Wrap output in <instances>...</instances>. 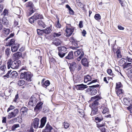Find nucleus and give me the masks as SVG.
<instances>
[{
  "mask_svg": "<svg viewBox=\"0 0 132 132\" xmlns=\"http://www.w3.org/2000/svg\"><path fill=\"white\" fill-rule=\"evenodd\" d=\"M102 98L99 95H97L95 96L92 97L91 100L93 101L91 105L92 111L90 114L91 116H93L99 113L97 106L99 104V101ZM91 105L90 104L89 106L91 107Z\"/></svg>",
  "mask_w": 132,
  "mask_h": 132,
  "instance_id": "obj_1",
  "label": "nucleus"
},
{
  "mask_svg": "<svg viewBox=\"0 0 132 132\" xmlns=\"http://www.w3.org/2000/svg\"><path fill=\"white\" fill-rule=\"evenodd\" d=\"M32 77V74L30 72L26 71L21 72L20 77L21 78L29 82L31 81V78Z\"/></svg>",
  "mask_w": 132,
  "mask_h": 132,
  "instance_id": "obj_2",
  "label": "nucleus"
},
{
  "mask_svg": "<svg viewBox=\"0 0 132 132\" xmlns=\"http://www.w3.org/2000/svg\"><path fill=\"white\" fill-rule=\"evenodd\" d=\"M58 55L61 58L63 57L67 53V48L65 46L58 47Z\"/></svg>",
  "mask_w": 132,
  "mask_h": 132,
  "instance_id": "obj_3",
  "label": "nucleus"
},
{
  "mask_svg": "<svg viewBox=\"0 0 132 132\" xmlns=\"http://www.w3.org/2000/svg\"><path fill=\"white\" fill-rule=\"evenodd\" d=\"M66 29L65 30L67 33L66 36L67 37L70 36L74 31L75 28L71 26L70 24H68L66 27Z\"/></svg>",
  "mask_w": 132,
  "mask_h": 132,
  "instance_id": "obj_4",
  "label": "nucleus"
},
{
  "mask_svg": "<svg viewBox=\"0 0 132 132\" xmlns=\"http://www.w3.org/2000/svg\"><path fill=\"white\" fill-rule=\"evenodd\" d=\"M74 54L76 56H79L77 58V60L78 61H79L83 57L84 53V52L81 49H79L77 51L75 52Z\"/></svg>",
  "mask_w": 132,
  "mask_h": 132,
  "instance_id": "obj_5",
  "label": "nucleus"
},
{
  "mask_svg": "<svg viewBox=\"0 0 132 132\" xmlns=\"http://www.w3.org/2000/svg\"><path fill=\"white\" fill-rule=\"evenodd\" d=\"M43 103L42 102H38L34 108V111L36 112L39 113L42 110Z\"/></svg>",
  "mask_w": 132,
  "mask_h": 132,
  "instance_id": "obj_6",
  "label": "nucleus"
},
{
  "mask_svg": "<svg viewBox=\"0 0 132 132\" xmlns=\"http://www.w3.org/2000/svg\"><path fill=\"white\" fill-rule=\"evenodd\" d=\"M2 22L3 24L5 26H7L9 24V21L5 17H3L2 18V20L0 19V30L2 29L3 25L2 24L1 22Z\"/></svg>",
  "mask_w": 132,
  "mask_h": 132,
  "instance_id": "obj_7",
  "label": "nucleus"
},
{
  "mask_svg": "<svg viewBox=\"0 0 132 132\" xmlns=\"http://www.w3.org/2000/svg\"><path fill=\"white\" fill-rule=\"evenodd\" d=\"M31 123V127H33L37 129L38 127L39 119L37 118L32 120Z\"/></svg>",
  "mask_w": 132,
  "mask_h": 132,
  "instance_id": "obj_8",
  "label": "nucleus"
},
{
  "mask_svg": "<svg viewBox=\"0 0 132 132\" xmlns=\"http://www.w3.org/2000/svg\"><path fill=\"white\" fill-rule=\"evenodd\" d=\"M37 102V99L34 96H32L29 99V101L28 104L29 105L34 106L36 105Z\"/></svg>",
  "mask_w": 132,
  "mask_h": 132,
  "instance_id": "obj_9",
  "label": "nucleus"
},
{
  "mask_svg": "<svg viewBox=\"0 0 132 132\" xmlns=\"http://www.w3.org/2000/svg\"><path fill=\"white\" fill-rule=\"evenodd\" d=\"M21 65V62L19 60H14L13 61L12 68L17 69Z\"/></svg>",
  "mask_w": 132,
  "mask_h": 132,
  "instance_id": "obj_10",
  "label": "nucleus"
},
{
  "mask_svg": "<svg viewBox=\"0 0 132 132\" xmlns=\"http://www.w3.org/2000/svg\"><path fill=\"white\" fill-rule=\"evenodd\" d=\"M99 108L100 109L101 111L104 114L108 112L109 111V109L104 104L99 106Z\"/></svg>",
  "mask_w": 132,
  "mask_h": 132,
  "instance_id": "obj_11",
  "label": "nucleus"
},
{
  "mask_svg": "<svg viewBox=\"0 0 132 132\" xmlns=\"http://www.w3.org/2000/svg\"><path fill=\"white\" fill-rule=\"evenodd\" d=\"M53 128L50 125V123L48 122L46 124L45 128L43 130L42 132H51Z\"/></svg>",
  "mask_w": 132,
  "mask_h": 132,
  "instance_id": "obj_12",
  "label": "nucleus"
},
{
  "mask_svg": "<svg viewBox=\"0 0 132 132\" xmlns=\"http://www.w3.org/2000/svg\"><path fill=\"white\" fill-rule=\"evenodd\" d=\"M86 91L88 92V93L92 95H95L97 92V90L95 88H89L87 89Z\"/></svg>",
  "mask_w": 132,
  "mask_h": 132,
  "instance_id": "obj_13",
  "label": "nucleus"
},
{
  "mask_svg": "<svg viewBox=\"0 0 132 132\" xmlns=\"http://www.w3.org/2000/svg\"><path fill=\"white\" fill-rule=\"evenodd\" d=\"M124 104L126 105L129 106L132 104L131 99L129 98H125L123 99Z\"/></svg>",
  "mask_w": 132,
  "mask_h": 132,
  "instance_id": "obj_14",
  "label": "nucleus"
},
{
  "mask_svg": "<svg viewBox=\"0 0 132 132\" xmlns=\"http://www.w3.org/2000/svg\"><path fill=\"white\" fill-rule=\"evenodd\" d=\"M45 79L44 78H43L42 81V85L43 87L47 88V87L50 84V82L48 80L45 81Z\"/></svg>",
  "mask_w": 132,
  "mask_h": 132,
  "instance_id": "obj_15",
  "label": "nucleus"
},
{
  "mask_svg": "<svg viewBox=\"0 0 132 132\" xmlns=\"http://www.w3.org/2000/svg\"><path fill=\"white\" fill-rule=\"evenodd\" d=\"M47 121V118L45 117H43L40 120V124L39 126V128H42L45 126Z\"/></svg>",
  "mask_w": 132,
  "mask_h": 132,
  "instance_id": "obj_16",
  "label": "nucleus"
},
{
  "mask_svg": "<svg viewBox=\"0 0 132 132\" xmlns=\"http://www.w3.org/2000/svg\"><path fill=\"white\" fill-rule=\"evenodd\" d=\"M75 87L78 90H82L87 87L86 85H84L83 84L76 85Z\"/></svg>",
  "mask_w": 132,
  "mask_h": 132,
  "instance_id": "obj_17",
  "label": "nucleus"
},
{
  "mask_svg": "<svg viewBox=\"0 0 132 132\" xmlns=\"http://www.w3.org/2000/svg\"><path fill=\"white\" fill-rule=\"evenodd\" d=\"M20 45L19 43H15L12 46L11 50L12 52H14L16 51L19 47Z\"/></svg>",
  "mask_w": 132,
  "mask_h": 132,
  "instance_id": "obj_18",
  "label": "nucleus"
},
{
  "mask_svg": "<svg viewBox=\"0 0 132 132\" xmlns=\"http://www.w3.org/2000/svg\"><path fill=\"white\" fill-rule=\"evenodd\" d=\"M77 66H78V64L74 62L71 64L69 67V68L71 71H73L75 70H77Z\"/></svg>",
  "mask_w": 132,
  "mask_h": 132,
  "instance_id": "obj_19",
  "label": "nucleus"
},
{
  "mask_svg": "<svg viewBox=\"0 0 132 132\" xmlns=\"http://www.w3.org/2000/svg\"><path fill=\"white\" fill-rule=\"evenodd\" d=\"M69 40L70 42L72 43L73 45H74L75 46H76L78 45L79 41L76 40L74 38L72 37H70Z\"/></svg>",
  "mask_w": 132,
  "mask_h": 132,
  "instance_id": "obj_20",
  "label": "nucleus"
},
{
  "mask_svg": "<svg viewBox=\"0 0 132 132\" xmlns=\"http://www.w3.org/2000/svg\"><path fill=\"white\" fill-rule=\"evenodd\" d=\"M22 53L20 52H18L13 54L12 55V57L14 59L19 58L22 56Z\"/></svg>",
  "mask_w": 132,
  "mask_h": 132,
  "instance_id": "obj_21",
  "label": "nucleus"
},
{
  "mask_svg": "<svg viewBox=\"0 0 132 132\" xmlns=\"http://www.w3.org/2000/svg\"><path fill=\"white\" fill-rule=\"evenodd\" d=\"M32 18H33L36 21V20L37 19H43V17L42 15L39 14L38 13H35L34 15L32 16Z\"/></svg>",
  "mask_w": 132,
  "mask_h": 132,
  "instance_id": "obj_22",
  "label": "nucleus"
},
{
  "mask_svg": "<svg viewBox=\"0 0 132 132\" xmlns=\"http://www.w3.org/2000/svg\"><path fill=\"white\" fill-rule=\"evenodd\" d=\"M73 52L72 51H71L69 52L68 55L65 57L66 59L68 60H71L73 59Z\"/></svg>",
  "mask_w": 132,
  "mask_h": 132,
  "instance_id": "obj_23",
  "label": "nucleus"
},
{
  "mask_svg": "<svg viewBox=\"0 0 132 132\" xmlns=\"http://www.w3.org/2000/svg\"><path fill=\"white\" fill-rule=\"evenodd\" d=\"M44 30V34H49L52 31V27L51 26L50 27L46 28Z\"/></svg>",
  "mask_w": 132,
  "mask_h": 132,
  "instance_id": "obj_24",
  "label": "nucleus"
},
{
  "mask_svg": "<svg viewBox=\"0 0 132 132\" xmlns=\"http://www.w3.org/2000/svg\"><path fill=\"white\" fill-rule=\"evenodd\" d=\"M81 62L84 66H88L89 62L86 58H83L81 60Z\"/></svg>",
  "mask_w": 132,
  "mask_h": 132,
  "instance_id": "obj_25",
  "label": "nucleus"
},
{
  "mask_svg": "<svg viewBox=\"0 0 132 132\" xmlns=\"http://www.w3.org/2000/svg\"><path fill=\"white\" fill-rule=\"evenodd\" d=\"M25 5L26 7H29L30 8L34 7V5L32 2L31 1H29L27 2Z\"/></svg>",
  "mask_w": 132,
  "mask_h": 132,
  "instance_id": "obj_26",
  "label": "nucleus"
},
{
  "mask_svg": "<svg viewBox=\"0 0 132 132\" xmlns=\"http://www.w3.org/2000/svg\"><path fill=\"white\" fill-rule=\"evenodd\" d=\"M38 23L40 27H43V28H45L46 26L45 23L41 20H38Z\"/></svg>",
  "mask_w": 132,
  "mask_h": 132,
  "instance_id": "obj_27",
  "label": "nucleus"
},
{
  "mask_svg": "<svg viewBox=\"0 0 132 132\" xmlns=\"http://www.w3.org/2000/svg\"><path fill=\"white\" fill-rule=\"evenodd\" d=\"M132 67V65H131V63H128L125 64L123 68L124 69H126L127 70H129Z\"/></svg>",
  "mask_w": 132,
  "mask_h": 132,
  "instance_id": "obj_28",
  "label": "nucleus"
},
{
  "mask_svg": "<svg viewBox=\"0 0 132 132\" xmlns=\"http://www.w3.org/2000/svg\"><path fill=\"white\" fill-rule=\"evenodd\" d=\"M6 69V66L5 65L3 64L0 66V72L4 74Z\"/></svg>",
  "mask_w": 132,
  "mask_h": 132,
  "instance_id": "obj_29",
  "label": "nucleus"
},
{
  "mask_svg": "<svg viewBox=\"0 0 132 132\" xmlns=\"http://www.w3.org/2000/svg\"><path fill=\"white\" fill-rule=\"evenodd\" d=\"M36 11V9L34 7L30 8L29 9V12L27 13V15L28 16L31 15L32 13H34Z\"/></svg>",
  "mask_w": 132,
  "mask_h": 132,
  "instance_id": "obj_30",
  "label": "nucleus"
},
{
  "mask_svg": "<svg viewBox=\"0 0 132 132\" xmlns=\"http://www.w3.org/2000/svg\"><path fill=\"white\" fill-rule=\"evenodd\" d=\"M53 44L55 45V46H57L60 45L61 44V40L58 39H55L54 40L53 42Z\"/></svg>",
  "mask_w": 132,
  "mask_h": 132,
  "instance_id": "obj_31",
  "label": "nucleus"
},
{
  "mask_svg": "<svg viewBox=\"0 0 132 132\" xmlns=\"http://www.w3.org/2000/svg\"><path fill=\"white\" fill-rule=\"evenodd\" d=\"M18 76V74L16 71H14L12 72L10 74V77L13 78H15L16 77Z\"/></svg>",
  "mask_w": 132,
  "mask_h": 132,
  "instance_id": "obj_32",
  "label": "nucleus"
},
{
  "mask_svg": "<svg viewBox=\"0 0 132 132\" xmlns=\"http://www.w3.org/2000/svg\"><path fill=\"white\" fill-rule=\"evenodd\" d=\"M13 61L11 59L7 61V68L8 69H10L11 67L12 68V65Z\"/></svg>",
  "mask_w": 132,
  "mask_h": 132,
  "instance_id": "obj_33",
  "label": "nucleus"
},
{
  "mask_svg": "<svg viewBox=\"0 0 132 132\" xmlns=\"http://www.w3.org/2000/svg\"><path fill=\"white\" fill-rule=\"evenodd\" d=\"M92 78L88 75L85 76L84 78V82L85 83H87L88 81L91 80Z\"/></svg>",
  "mask_w": 132,
  "mask_h": 132,
  "instance_id": "obj_34",
  "label": "nucleus"
},
{
  "mask_svg": "<svg viewBox=\"0 0 132 132\" xmlns=\"http://www.w3.org/2000/svg\"><path fill=\"white\" fill-rule=\"evenodd\" d=\"M22 17L21 16H18L17 17L16 19L15 20L14 22V24L13 26L14 27H16L18 25V18H19L20 19H21Z\"/></svg>",
  "mask_w": 132,
  "mask_h": 132,
  "instance_id": "obj_35",
  "label": "nucleus"
},
{
  "mask_svg": "<svg viewBox=\"0 0 132 132\" xmlns=\"http://www.w3.org/2000/svg\"><path fill=\"white\" fill-rule=\"evenodd\" d=\"M103 120V118L101 115H100L98 116L95 118V120L97 121V122H100Z\"/></svg>",
  "mask_w": 132,
  "mask_h": 132,
  "instance_id": "obj_36",
  "label": "nucleus"
},
{
  "mask_svg": "<svg viewBox=\"0 0 132 132\" xmlns=\"http://www.w3.org/2000/svg\"><path fill=\"white\" fill-rule=\"evenodd\" d=\"M5 55L6 56V57H8L10 55L11 53V50L10 48H7L5 50Z\"/></svg>",
  "mask_w": 132,
  "mask_h": 132,
  "instance_id": "obj_37",
  "label": "nucleus"
},
{
  "mask_svg": "<svg viewBox=\"0 0 132 132\" xmlns=\"http://www.w3.org/2000/svg\"><path fill=\"white\" fill-rule=\"evenodd\" d=\"M15 42V40L14 39H11L10 41L8 42L6 44L7 46H11V45H13V44H14V42Z\"/></svg>",
  "mask_w": 132,
  "mask_h": 132,
  "instance_id": "obj_38",
  "label": "nucleus"
},
{
  "mask_svg": "<svg viewBox=\"0 0 132 132\" xmlns=\"http://www.w3.org/2000/svg\"><path fill=\"white\" fill-rule=\"evenodd\" d=\"M37 32L38 34L39 35H44V29L40 30V29H37Z\"/></svg>",
  "mask_w": 132,
  "mask_h": 132,
  "instance_id": "obj_39",
  "label": "nucleus"
},
{
  "mask_svg": "<svg viewBox=\"0 0 132 132\" xmlns=\"http://www.w3.org/2000/svg\"><path fill=\"white\" fill-rule=\"evenodd\" d=\"M117 94L119 96L123 93V91L121 89H118L116 91Z\"/></svg>",
  "mask_w": 132,
  "mask_h": 132,
  "instance_id": "obj_40",
  "label": "nucleus"
},
{
  "mask_svg": "<svg viewBox=\"0 0 132 132\" xmlns=\"http://www.w3.org/2000/svg\"><path fill=\"white\" fill-rule=\"evenodd\" d=\"M28 108L25 107H23L21 109L20 113H27Z\"/></svg>",
  "mask_w": 132,
  "mask_h": 132,
  "instance_id": "obj_41",
  "label": "nucleus"
},
{
  "mask_svg": "<svg viewBox=\"0 0 132 132\" xmlns=\"http://www.w3.org/2000/svg\"><path fill=\"white\" fill-rule=\"evenodd\" d=\"M62 34L61 32H59L58 33L54 32L53 34V35L54 37H58L61 36Z\"/></svg>",
  "mask_w": 132,
  "mask_h": 132,
  "instance_id": "obj_42",
  "label": "nucleus"
},
{
  "mask_svg": "<svg viewBox=\"0 0 132 132\" xmlns=\"http://www.w3.org/2000/svg\"><path fill=\"white\" fill-rule=\"evenodd\" d=\"M15 116L12 112L9 113L7 116V117L8 119H10L12 118L15 117Z\"/></svg>",
  "mask_w": 132,
  "mask_h": 132,
  "instance_id": "obj_43",
  "label": "nucleus"
},
{
  "mask_svg": "<svg viewBox=\"0 0 132 132\" xmlns=\"http://www.w3.org/2000/svg\"><path fill=\"white\" fill-rule=\"evenodd\" d=\"M21 115V120L23 119H24L25 118L27 117V113H20Z\"/></svg>",
  "mask_w": 132,
  "mask_h": 132,
  "instance_id": "obj_44",
  "label": "nucleus"
},
{
  "mask_svg": "<svg viewBox=\"0 0 132 132\" xmlns=\"http://www.w3.org/2000/svg\"><path fill=\"white\" fill-rule=\"evenodd\" d=\"M122 87V85L121 83L120 82H119L116 83V89L117 90L119 88H121Z\"/></svg>",
  "mask_w": 132,
  "mask_h": 132,
  "instance_id": "obj_45",
  "label": "nucleus"
},
{
  "mask_svg": "<svg viewBox=\"0 0 132 132\" xmlns=\"http://www.w3.org/2000/svg\"><path fill=\"white\" fill-rule=\"evenodd\" d=\"M95 19L97 20H99L101 19V16L99 14H95L94 16Z\"/></svg>",
  "mask_w": 132,
  "mask_h": 132,
  "instance_id": "obj_46",
  "label": "nucleus"
},
{
  "mask_svg": "<svg viewBox=\"0 0 132 132\" xmlns=\"http://www.w3.org/2000/svg\"><path fill=\"white\" fill-rule=\"evenodd\" d=\"M25 82V81L23 80H21L18 81V84L19 86H22L23 85Z\"/></svg>",
  "mask_w": 132,
  "mask_h": 132,
  "instance_id": "obj_47",
  "label": "nucleus"
},
{
  "mask_svg": "<svg viewBox=\"0 0 132 132\" xmlns=\"http://www.w3.org/2000/svg\"><path fill=\"white\" fill-rule=\"evenodd\" d=\"M3 32L6 34H8L10 32V30L4 28L3 30Z\"/></svg>",
  "mask_w": 132,
  "mask_h": 132,
  "instance_id": "obj_48",
  "label": "nucleus"
},
{
  "mask_svg": "<svg viewBox=\"0 0 132 132\" xmlns=\"http://www.w3.org/2000/svg\"><path fill=\"white\" fill-rule=\"evenodd\" d=\"M17 121V118H15L13 119H12L9 122V123L10 124H12L14 123Z\"/></svg>",
  "mask_w": 132,
  "mask_h": 132,
  "instance_id": "obj_49",
  "label": "nucleus"
},
{
  "mask_svg": "<svg viewBox=\"0 0 132 132\" xmlns=\"http://www.w3.org/2000/svg\"><path fill=\"white\" fill-rule=\"evenodd\" d=\"M15 116H16L18 114L19 112V110L18 109H14L13 111L12 112Z\"/></svg>",
  "mask_w": 132,
  "mask_h": 132,
  "instance_id": "obj_50",
  "label": "nucleus"
},
{
  "mask_svg": "<svg viewBox=\"0 0 132 132\" xmlns=\"http://www.w3.org/2000/svg\"><path fill=\"white\" fill-rule=\"evenodd\" d=\"M15 106H14L12 105H11L10 107L7 110V112H8L9 111L11 110H12L15 108Z\"/></svg>",
  "mask_w": 132,
  "mask_h": 132,
  "instance_id": "obj_51",
  "label": "nucleus"
},
{
  "mask_svg": "<svg viewBox=\"0 0 132 132\" xmlns=\"http://www.w3.org/2000/svg\"><path fill=\"white\" fill-rule=\"evenodd\" d=\"M105 123H104L103 124L97 123V127L98 128H100L102 127L105 126Z\"/></svg>",
  "mask_w": 132,
  "mask_h": 132,
  "instance_id": "obj_52",
  "label": "nucleus"
},
{
  "mask_svg": "<svg viewBox=\"0 0 132 132\" xmlns=\"http://www.w3.org/2000/svg\"><path fill=\"white\" fill-rule=\"evenodd\" d=\"M19 127L18 124L14 125L12 127V129L13 130H14L16 128Z\"/></svg>",
  "mask_w": 132,
  "mask_h": 132,
  "instance_id": "obj_53",
  "label": "nucleus"
},
{
  "mask_svg": "<svg viewBox=\"0 0 132 132\" xmlns=\"http://www.w3.org/2000/svg\"><path fill=\"white\" fill-rule=\"evenodd\" d=\"M107 73L111 76L114 75L111 69H109L107 70Z\"/></svg>",
  "mask_w": 132,
  "mask_h": 132,
  "instance_id": "obj_54",
  "label": "nucleus"
},
{
  "mask_svg": "<svg viewBox=\"0 0 132 132\" xmlns=\"http://www.w3.org/2000/svg\"><path fill=\"white\" fill-rule=\"evenodd\" d=\"M64 128L67 129L69 127V125L67 122H64Z\"/></svg>",
  "mask_w": 132,
  "mask_h": 132,
  "instance_id": "obj_55",
  "label": "nucleus"
},
{
  "mask_svg": "<svg viewBox=\"0 0 132 132\" xmlns=\"http://www.w3.org/2000/svg\"><path fill=\"white\" fill-rule=\"evenodd\" d=\"M32 18V16L29 19V22L31 23H34L35 21Z\"/></svg>",
  "mask_w": 132,
  "mask_h": 132,
  "instance_id": "obj_56",
  "label": "nucleus"
},
{
  "mask_svg": "<svg viewBox=\"0 0 132 132\" xmlns=\"http://www.w3.org/2000/svg\"><path fill=\"white\" fill-rule=\"evenodd\" d=\"M117 57L118 58L121 57V55L120 54V52L119 51H117L116 52Z\"/></svg>",
  "mask_w": 132,
  "mask_h": 132,
  "instance_id": "obj_57",
  "label": "nucleus"
},
{
  "mask_svg": "<svg viewBox=\"0 0 132 132\" xmlns=\"http://www.w3.org/2000/svg\"><path fill=\"white\" fill-rule=\"evenodd\" d=\"M128 75L129 77H132V69L128 71Z\"/></svg>",
  "mask_w": 132,
  "mask_h": 132,
  "instance_id": "obj_58",
  "label": "nucleus"
},
{
  "mask_svg": "<svg viewBox=\"0 0 132 132\" xmlns=\"http://www.w3.org/2000/svg\"><path fill=\"white\" fill-rule=\"evenodd\" d=\"M127 109L131 113H132V104L127 107Z\"/></svg>",
  "mask_w": 132,
  "mask_h": 132,
  "instance_id": "obj_59",
  "label": "nucleus"
},
{
  "mask_svg": "<svg viewBox=\"0 0 132 132\" xmlns=\"http://www.w3.org/2000/svg\"><path fill=\"white\" fill-rule=\"evenodd\" d=\"M58 21L57 22V24L56 25V27L57 28H60L61 27V25L60 23L59 22V19H58V20H57Z\"/></svg>",
  "mask_w": 132,
  "mask_h": 132,
  "instance_id": "obj_60",
  "label": "nucleus"
},
{
  "mask_svg": "<svg viewBox=\"0 0 132 132\" xmlns=\"http://www.w3.org/2000/svg\"><path fill=\"white\" fill-rule=\"evenodd\" d=\"M8 13V11L6 9H5L3 11V15H4V16H5Z\"/></svg>",
  "mask_w": 132,
  "mask_h": 132,
  "instance_id": "obj_61",
  "label": "nucleus"
},
{
  "mask_svg": "<svg viewBox=\"0 0 132 132\" xmlns=\"http://www.w3.org/2000/svg\"><path fill=\"white\" fill-rule=\"evenodd\" d=\"M50 62L54 63L55 62V60L54 58L52 57L50 59Z\"/></svg>",
  "mask_w": 132,
  "mask_h": 132,
  "instance_id": "obj_62",
  "label": "nucleus"
},
{
  "mask_svg": "<svg viewBox=\"0 0 132 132\" xmlns=\"http://www.w3.org/2000/svg\"><path fill=\"white\" fill-rule=\"evenodd\" d=\"M27 132H34V129L33 127H31L29 129L27 130Z\"/></svg>",
  "mask_w": 132,
  "mask_h": 132,
  "instance_id": "obj_63",
  "label": "nucleus"
},
{
  "mask_svg": "<svg viewBox=\"0 0 132 132\" xmlns=\"http://www.w3.org/2000/svg\"><path fill=\"white\" fill-rule=\"evenodd\" d=\"M126 60L128 62H132V59L128 56L127 57Z\"/></svg>",
  "mask_w": 132,
  "mask_h": 132,
  "instance_id": "obj_64",
  "label": "nucleus"
}]
</instances>
